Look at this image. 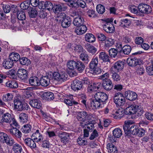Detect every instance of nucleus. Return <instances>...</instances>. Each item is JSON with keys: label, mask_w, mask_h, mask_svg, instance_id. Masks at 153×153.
I'll return each instance as SVG.
<instances>
[{"label": "nucleus", "mask_w": 153, "mask_h": 153, "mask_svg": "<svg viewBox=\"0 0 153 153\" xmlns=\"http://www.w3.org/2000/svg\"><path fill=\"white\" fill-rule=\"evenodd\" d=\"M14 108L16 111H22L24 109L22 102L19 100H15L14 101Z\"/></svg>", "instance_id": "obj_17"}, {"label": "nucleus", "mask_w": 153, "mask_h": 153, "mask_svg": "<svg viewBox=\"0 0 153 153\" xmlns=\"http://www.w3.org/2000/svg\"><path fill=\"white\" fill-rule=\"evenodd\" d=\"M76 3L78 6L82 8H84L86 6L85 2L82 0H78L76 2Z\"/></svg>", "instance_id": "obj_63"}, {"label": "nucleus", "mask_w": 153, "mask_h": 153, "mask_svg": "<svg viewBox=\"0 0 153 153\" xmlns=\"http://www.w3.org/2000/svg\"><path fill=\"white\" fill-rule=\"evenodd\" d=\"M64 103L68 106H72L73 105H77L78 104L77 102L74 100L73 96L70 95L64 100Z\"/></svg>", "instance_id": "obj_15"}, {"label": "nucleus", "mask_w": 153, "mask_h": 153, "mask_svg": "<svg viewBox=\"0 0 153 153\" xmlns=\"http://www.w3.org/2000/svg\"><path fill=\"white\" fill-rule=\"evenodd\" d=\"M89 116V114H88L86 112L83 111L79 112L77 117L78 120L81 121L80 124L81 123H85L87 122L86 119V118H88Z\"/></svg>", "instance_id": "obj_11"}, {"label": "nucleus", "mask_w": 153, "mask_h": 153, "mask_svg": "<svg viewBox=\"0 0 153 153\" xmlns=\"http://www.w3.org/2000/svg\"><path fill=\"white\" fill-rule=\"evenodd\" d=\"M138 9L141 13L144 14H149L152 11L151 7L146 4H140L138 6Z\"/></svg>", "instance_id": "obj_5"}, {"label": "nucleus", "mask_w": 153, "mask_h": 153, "mask_svg": "<svg viewBox=\"0 0 153 153\" xmlns=\"http://www.w3.org/2000/svg\"><path fill=\"white\" fill-rule=\"evenodd\" d=\"M85 38V41L90 43L94 42L95 41V36L91 33L86 34Z\"/></svg>", "instance_id": "obj_35"}, {"label": "nucleus", "mask_w": 153, "mask_h": 153, "mask_svg": "<svg viewBox=\"0 0 153 153\" xmlns=\"http://www.w3.org/2000/svg\"><path fill=\"white\" fill-rule=\"evenodd\" d=\"M29 83L32 86H37L40 85L39 80L36 77H31L29 80Z\"/></svg>", "instance_id": "obj_27"}, {"label": "nucleus", "mask_w": 153, "mask_h": 153, "mask_svg": "<svg viewBox=\"0 0 153 153\" xmlns=\"http://www.w3.org/2000/svg\"><path fill=\"white\" fill-rule=\"evenodd\" d=\"M76 68L78 71L82 72L85 68L84 64L81 61H77L76 62Z\"/></svg>", "instance_id": "obj_44"}, {"label": "nucleus", "mask_w": 153, "mask_h": 153, "mask_svg": "<svg viewBox=\"0 0 153 153\" xmlns=\"http://www.w3.org/2000/svg\"><path fill=\"white\" fill-rule=\"evenodd\" d=\"M109 53L111 57L115 58L117 55V51L115 49L112 48L109 50Z\"/></svg>", "instance_id": "obj_57"}, {"label": "nucleus", "mask_w": 153, "mask_h": 153, "mask_svg": "<svg viewBox=\"0 0 153 153\" xmlns=\"http://www.w3.org/2000/svg\"><path fill=\"white\" fill-rule=\"evenodd\" d=\"M90 104L91 107L94 110L99 109L104 106V103H101L95 99L91 101Z\"/></svg>", "instance_id": "obj_13"}, {"label": "nucleus", "mask_w": 153, "mask_h": 153, "mask_svg": "<svg viewBox=\"0 0 153 153\" xmlns=\"http://www.w3.org/2000/svg\"><path fill=\"white\" fill-rule=\"evenodd\" d=\"M98 134L97 131L96 129L93 130L92 133L91 135L89 137V139L91 140H92L97 137L98 136Z\"/></svg>", "instance_id": "obj_64"}, {"label": "nucleus", "mask_w": 153, "mask_h": 153, "mask_svg": "<svg viewBox=\"0 0 153 153\" xmlns=\"http://www.w3.org/2000/svg\"><path fill=\"white\" fill-rule=\"evenodd\" d=\"M127 62L131 66H135L139 64V60L136 58H129L127 59Z\"/></svg>", "instance_id": "obj_23"}, {"label": "nucleus", "mask_w": 153, "mask_h": 153, "mask_svg": "<svg viewBox=\"0 0 153 153\" xmlns=\"http://www.w3.org/2000/svg\"><path fill=\"white\" fill-rule=\"evenodd\" d=\"M80 58L83 61H86L87 62L88 61V56L85 53H81L80 55Z\"/></svg>", "instance_id": "obj_60"}, {"label": "nucleus", "mask_w": 153, "mask_h": 153, "mask_svg": "<svg viewBox=\"0 0 153 153\" xmlns=\"http://www.w3.org/2000/svg\"><path fill=\"white\" fill-rule=\"evenodd\" d=\"M83 19L80 16H78L75 18L73 21L74 25L77 27L83 24Z\"/></svg>", "instance_id": "obj_34"}, {"label": "nucleus", "mask_w": 153, "mask_h": 153, "mask_svg": "<svg viewBox=\"0 0 153 153\" xmlns=\"http://www.w3.org/2000/svg\"><path fill=\"white\" fill-rule=\"evenodd\" d=\"M29 104L31 106L37 109L40 108L42 105L41 102L37 99L31 100Z\"/></svg>", "instance_id": "obj_21"}, {"label": "nucleus", "mask_w": 153, "mask_h": 153, "mask_svg": "<svg viewBox=\"0 0 153 153\" xmlns=\"http://www.w3.org/2000/svg\"><path fill=\"white\" fill-rule=\"evenodd\" d=\"M132 122L130 120L125 121L123 126L124 131L125 133H129L130 129V126L131 125Z\"/></svg>", "instance_id": "obj_36"}, {"label": "nucleus", "mask_w": 153, "mask_h": 153, "mask_svg": "<svg viewBox=\"0 0 153 153\" xmlns=\"http://www.w3.org/2000/svg\"><path fill=\"white\" fill-rule=\"evenodd\" d=\"M95 99L101 103H104L108 99V96L105 93L101 92H97L94 96Z\"/></svg>", "instance_id": "obj_8"}, {"label": "nucleus", "mask_w": 153, "mask_h": 153, "mask_svg": "<svg viewBox=\"0 0 153 153\" xmlns=\"http://www.w3.org/2000/svg\"><path fill=\"white\" fill-rule=\"evenodd\" d=\"M99 57L104 62H108L110 61V57L105 52H102L100 53Z\"/></svg>", "instance_id": "obj_33"}, {"label": "nucleus", "mask_w": 153, "mask_h": 153, "mask_svg": "<svg viewBox=\"0 0 153 153\" xmlns=\"http://www.w3.org/2000/svg\"><path fill=\"white\" fill-rule=\"evenodd\" d=\"M19 62L20 64L23 65H28L30 63V60L27 58L25 57L20 59Z\"/></svg>", "instance_id": "obj_51"}, {"label": "nucleus", "mask_w": 153, "mask_h": 153, "mask_svg": "<svg viewBox=\"0 0 153 153\" xmlns=\"http://www.w3.org/2000/svg\"><path fill=\"white\" fill-rule=\"evenodd\" d=\"M150 61V66L147 67L146 70L149 75H153V58L151 59Z\"/></svg>", "instance_id": "obj_43"}, {"label": "nucleus", "mask_w": 153, "mask_h": 153, "mask_svg": "<svg viewBox=\"0 0 153 153\" xmlns=\"http://www.w3.org/2000/svg\"><path fill=\"white\" fill-rule=\"evenodd\" d=\"M102 86L104 89L109 91L113 88L112 82L111 80L106 81L102 83Z\"/></svg>", "instance_id": "obj_26"}, {"label": "nucleus", "mask_w": 153, "mask_h": 153, "mask_svg": "<svg viewBox=\"0 0 153 153\" xmlns=\"http://www.w3.org/2000/svg\"><path fill=\"white\" fill-rule=\"evenodd\" d=\"M17 18L19 20L23 21L26 19V16L24 12L19 10L17 12Z\"/></svg>", "instance_id": "obj_47"}, {"label": "nucleus", "mask_w": 153, "mask_h": 153, "mask_svg": "<svg viewBox=\"0 0 153 153\" xmlns=\"http://www.w3.org/2000/svg\"><path fill=\"white\" fill-rule=\"evenodd\" d=\"M10 131L11 134L17 137L20 138L22 137V133L16 128L13 127L10 129Z\"/></svg>", "instance_id": "obj_30"}, {"label": "nucleus", "mask_w": 153, "mask_h": 153, "mask_svg": "<svg viewBox=\"0 0 153 153\" xmlns=\"http://www.w3.org/2000/svg\"><path fill=\"white\" fill-rule=\"evenodd\" d=\"M124 111L122 108L118 109L115 112L114 117L115 119H120L124 114Z\"/></svg>", "instance_id": "obj_41"}, {"label": "nucleus", "mask_w": 153, "mask_h": 153, "mask_svg": "<svg viewBox=\"0 0 153 153\" xmlns=\"http://www.w3.org/2000/svg\"><path fill=\"white\" fill-rule=\"evenodd\" d=\"M32 126L29 124H27L24 125L21 129V131L22 133L24 134L29 133L31 131Z\"/></svg>", "instance_id": "obj_38"}, {"label": "nucleus", "mask_w": 153, "mask_h": 153, "mask_svg": "<svg viewBox=\"0 0 153 153\" xmlns=\"http://www.w3.org/2000/svg\"><path fill=\"white\" fill-rule=\"evenodd\" d=\"M9 58L14 62L20 59V56L18 53L13 52L10 54Z\"/></svg>", "instance_id": "obj_32"}, {"label": "nucleus", "mask_w": 153, "mask_h": 153, "mask_svg": "<svg viewBox=\"0 0 153 153\" xmlns=\"http://www.w3.org/2000/svg\"><path fill=\"white\" fill-rule=\"evenodd\" d=\"M17 75L19 77L23 82H25L28 77L27 71L23 68L20 69L18 70Z\"/></svg>", "instance_id": "obj_10"}, {"label": "nucleus", "mask_w": 153, "mask_h": 153, "mask_svg": "<svg viewBox=\"0 0 153 153\" xmlns=\"http://www.w3.org/2000/svg\"><path fill=\"white\" fill-rule=\"evenodd\" d=\"M80 126L84 128L83 130L84 137H88L89 132H91L94 130V124L91 121H88L85 123H81Z\"/></svg>", "instance_id": "obj_2"}, {"label": "nucleus", "mask_w": 153, "mask_h": 153, "mask_svg": "<svg viewBox=\"0 0 153 153\" xmlns=\"http://www.w3.org/2000/svg\"><path fill=\"white\" fill-rule=\"evenodd\" d=\"M65 73H62L60 74L58 72H54L53 74V78L55 80L59 82L64 81L67 79Z\"/></svg>", "instance_id": "obj_12"}, {"label": "nucleus", "mask_w": 153, "mask_h": 153, "mask_svg": "<svg viewBox=\"0 0 153 153\" xmlns=\"http://www.w3.org/2000/svg\"><path fill=\"white\" fill-rule=\"evenodd\" d=\"M53 8L52 9L55 13H59L62 11L65 10L67 9V7L63 4L55 5L53 6Z\"/></svg>", "instance_id": "obj_22"}, {"label": "nucleus", "mask_w": 153, "mask_h": 153, "mask_svg": "<svg viewBox=\"0 0 153 153\" xmlns=\"http://www.w3.org/2000/svg\"><path fill=\"white\" fill-rule=\"evenodd\" d=\"M33 129V134L31 135V138L34 142H41V141L43 140L42 135L39 133V129H37L36 131Z\"/></svg>", "instance_id": "obj_9"}, {"label": "nucleus", "mask_w": 153, "mask_h": 153, "mask_svg": "<svg viewBox=\"0 0 153 153\" xmlns=\"http://www.w3.org/2000/svg\"><path fill=\"white\" fill-rule=\"evenodd\" d=\"M122 132L120 128H116L113 131V136L116 138H119L122 135Z\"/></svg>", "instance_id": "obj_50"}, {"label": "nucleus", "mask_w": 153, "mask_h": 153, "mask_svg": "<svg viewBox=\"0 0 153 153\" xmlns=\"http://www.w3.org/2000/svg\"><path fill=\"white\" fill-rule=\"evenodd\" d=\"M0 7L2 8L5 13H9L11 7L8 4H4L3 3L0 4Z\"/></svg>", "instance_id": "obj_42"}, {"label": "nucleus", "mask_w": 153, "mask_h": 153, "mask_svg": "<svg viewBox=\"0 0 153 153\" xmlns=\"http://www.w3.org/2000/svg\"><path fill=\"white\" fill-rule=\"evenodd\" d=\"M120 22V26L124 27H128L131 24L130 21L126 19H121Z\"/></svg>", "instance_id": "obj_48"}, {"label": "nucleus", "mask_w": 153, "mask_h": 153, "mask_svg": "<svg viewBox=\"0 0 153 153\" xmlns=\"http://www.w3.org/2000/svg\"><path fill=\"white\" fill-rule=\"evenodd\" d=\"M102 71V70L99 67H95L94 69H91V72L92 74L95 75L100 74Z\"/></svg>", "instance_id": "obj_59"}, {"label": "nucleus", "mask_w": 153, "mask_h": 153, "mask_svg": "<svg viewBox=\"0 0 153 153\" xmlns=\"http://www.w3.org/2000/svg\"><path fill=\"white\" fill-rule=\"evenodd\" d=\"M82 87V83L81 82L77 79L74 80L71 85L72 89L75 91L80 90Z\"/></svg>", "instance_id": "obj_16"}, {"label": "nucleus", "mask_w": 153, "mask_h": 153, "mask_svg": "<svg viewBox=\"0 0 153 153\" xmlns=\"http://www.w3.org/2000/svg\"><path fill=\"white\" fill-rule=\"evenodd\" d=\"M58 135L61 138V142L63 143H66V142L68 140L69 134L65 132L61 131L58 133Z\"/></svg>", "instance_id": "obj_20"}, {"label": "nucleus", "mask_w": 153, "mask_h": 153, "mask_svg": "<svg viewBox=\"0 0 153 153\" xmlns=\"http://www.w3.org/2000/svg\"><path fill=\"white\" fill-rule=\"evenodd\" d=\"M98 63V58L97 57H94L90 62L89 66L91 69H94L97 65Z\"/></svg>", "instance_id": "obj_37"}, {"label": "nucleus", "mask_w": 153, "mask_h": 153, "mask_svg": "<svg viewBox=\"0 0 153 153\" xmlns=\"http://www.w3.org/2000/svg\"><path fill=\"white\" fill-rule=\"evenodd\" d=\"M138 129L137 128V126L135 125L131 126L130 127L129 133H131L133 135H136L137 134V131Z\"/></svg>", "instance_id": "obj_56"}, {"label": "nucleus", "mask_w": 153, "mask_h": 153, "mask_svg": "<svg viewBox=\"0 0 153 153\" xmlns=\"http://www.w3.org/2000/svg\"><path fill=\"white\" fill-rule=\"evenodd\" d=\"M85 47L88 51L93 54H94L97 51V49L94 46L87 43L85 45Z\"/></svg>", "instance_id": "obj_31"}, {"label": "nucleus", "mask_w": 153, "mask_h": 153, "mask_svg": "<svg viewBox=\"0 0 153 153\" xmlns=\"http://www.w3.org/2000/svg\"><path fill=\"white\" fill-rule=\"evenodd\" d=\"M14 62L9 58L6 59L3 62V66L5 69H9L13 66Z\"/></svg>", "instance_id": "obj_29"}, {"label": "nucleus", "mask_w": 153, "mask_h": 153, "mask_svg": "<svg viewBox=\"0 0 153 153\" xmlns=\"http://www.w3.org/2000/svg\"><path fill=\"white\" fill-rule=\"evenodd\" d=\"M107 148L109 153H117V150L113 144H107Z\"/></svg>", "instance_id": "obj_39"}, {"label": "nucleus", "mask_w": 153, "mask_h": 153, "mask_svg": "<svg viewBox=\"0 0 153 153\" xmlns=\"http://www.w3.org/2000/svg\"><path fill=\"white\" fill-rule=\"evenodd\" d=\"M96 10L99 13L102 14L105 12V7L103 5L99 4L97 6Z\"/></svg>", "instance_id": "obj_52"}, {"label": "nucleus", "mask_w": 153, "mask_h": 153, "mask_svg": "<svg viewBox=\"0 0 153 153\" xmlns=\"http://www.w3.org/2000/svg\"><path fill=\"white\" fill-rule=\"evenodd\" d=\"M14 142V139L8 137L6 134L4 132L0 133V143H13Z\"/></svg>", "instance_id": "obj_6"}, {"label": "nucleus", "mask_w": 153, "mask_h": 153, "mask_svg": "<svg viewBox=\"0 0 153 153\" xmlns=\"http://www.w3.org/2000/svg\"><path fill=\"white\" fill-rule=\"evenodd\" d=\"M112 20L111 19L109 22H107L103 25V30L106 32L112 33L115 30V27L112 23Z\"/></svg>", "instance_id": "obj_7"}, {"label": "nucleus", "mask_w": 153, "mask_h": 153, "mask_svg": "<svg viewBox=\"0 0 153 153\" xmlns=\"http://www.w3.org/2000/svg\"><path fill=\"white\" fill-rule=\"evenodd\" d=\"M59 17L61 18V25L63 27L67 28L70 26L71 21L69 16H66L65 14L63 13L60 14Z\"/></svg>", "instance_id": "obj_4"}, {"label": "nucleus", "mask_w": 153, "mask_h": 153, "mask_svg": "<svg viewBox=\"0 0 153 153\" xmlns=\"http://www.w3.org/2000/svg\"><path fill=\"white\" fill-rule=\"evenodd\" d=\"M125 96L126 98L130 101L135 100L137 98V95L135 92L130 90L125 92Z\"/></svg>", "instance_id": "obj_14"}, {"label": "nucleus", "mask_w": 153, "mask_h": 153, "mask_svg": "<svg viewBox=\"0 0 153 153\" xmlns=\"http://www.w3.org/2000/svg\"><path fill=\"white\" fill-rule=\"evenodd\" d=\"M28 115L25 113H22L19 115V118L21 122L22 123L26 122L27 121Z\"/></svg>", "instance_id": "obj_46"}, {"label": "nucleus", "mask_w": 153, "mask_h": 153, "mask_svg": "<svg viewBox=\"0 0 153 153\" xmlns=\"http://www.w3.org/2000/svg\"><path fill=\"white\" fill-rule=\"evenodd\" d=\"M5 85L7 87L11 88H16L18 87V84L15 80L8 81L5 83Z\"/></svg>", "instance_id": "obj_40"}, {"label": "nucleus", "mask_w": 153, "mask_h": 153, "mask_svg": "<svg viewBox=\"0 0 153 153\" xmlns=\"http://www.w3.org/2000/svg\"><path fill=\"white\" fill-rule=\"evenodd\" d=\"M13 117L11 115L8 113H6L4 114L2 117L1 121L2 122H4L7 123H10L12 120Z\"/></svg>", "instance_id": "obj_24"}, {"label": "nucleus", "mask_w": 153, "mask_h": 153, "mask_svg": "<svg viewBox=\"0 0 153 153\" xmlns=\"http://www.w3.org/2000/svg\"><path fill=\"white\" fill-rule=\"evenodd\" d=\"M114 102L117 106H120L124 105L125 99L123 94L120 93H115L114 97Z\"/></svg>", "instance_id": "obj_3"}, {"label": "nucleus", "mask_w": 153, "mask_h": 153, "mask_svg": "<svg viewBox=\"0 0 153 153\" xmlns=\"http://www.w3.org/2000/svg\"><path fill=\"white\" fill-rule=\"evenodd\" d=\"M50 79L48 76H44L39 80L40 85L44 87L47 86L50 83Z\"/></svg>", "instance_id": "obj_19"}, {"label": "nucleus", "mask_w": 153, "mask_h": 153, "mask_svg": "<svg viewBox=\"0 0 153 153\" xmlns=\"http://www.w3.org/2000/svg\"><path fill=\"white\" fill-rule=\"evenodd\" d=\"M15 153H20L22 150V148L19 144H15L13 148Z\"/></svg>", "instance_id": "obj_53"}, {"label": "nucleus", "mask_w": 153, "mask_h": 153, "mask_svg": "<svg viewBox=\"0 0 153 153\" xmlns=\"http://www.w3.org/2000/svg\"><path fill=\"white\" fill-rule=\"evenodd\" d=\"M124 66V62L121 61L119 60L114 64L113 67L115 71H119L123 69Z\"/></svg>", "instance_id": "obj_25"}, {"label": "nucleus", "mask_w": 153, "mask_h": 153, "mask_svg": "<svg viewBox=\"0 0 153 153\" xmlns=\"http://www.w3.org/2000/svg\"><path fill=\"white\" fill-rule=\"evenodd\" d=\"M131 48L130 46L128 45H124L122 48V51L123 53L126 55H128L131 51Z\"/></svg>", "instance_id": "obj_49"}, {"label": "nucleus", "mask_w": 153, "mask_h": 153, "mask_svg": "<svg viewBox=\"0 0 153 153\" xmlns=\"http://www.w3.org/2000/svg\"><path fill=\"white\" fill-rule=\"evenodd\" d=\"M13 98V96L11 93H8L2 97V99L4 101L7 102L11 100Z\"/></svg>", "instance_id": "obj_54"}, {"label": "nucleus", "mask_w": 153, "mask_h": 153, "mask_svg": "<svg viewBox=\"0 0 153 153\" xmlns=\"http://www.w3.org/2000/svg\"><path fill=\"white\" fill-rule=\"evenodd\" d=\"M129 10L130 12L134 14H137L138 13V7L134 5H131L129 6Z\"/></svg>", "instance_id": "obj_55"}, {"label": "nucleus", "mask_w": 153, "mask_h": 153, "mask_svg": "<svg viewBox=\"0 0 153 153\" xmlns=\"http://www.w3.org/2000/svg\"><path fill=\"white\" fill-rule=\"evenodd\" d=\"M125 112L126 114H137V116H140L143 114V110L140 105H132L127 107Z\"/></svg>", "instance_id": "obj_1"}, {"label": "nucleus", "mask_w": 153, "mask_h": 153, "mask_svg": "<svg viewBox=\"0 0 153 153\" xmlns=\"http://www.w3.org/2000/svg\"><path fill=\"white\" fill-rule=\"evenodd\" d=\"M99 79L105 82L109 80H111L109 79V75L108 73L106 72L102 75L100 76Z\"/></svg>", "instance_id": "obj_58"}, {"label": "nucleus", "mask_w": 153, "mask_h": 153, "mask_svg": "<svg viewBox=\"0 0 153 153\" xmlns=\"http://www.w3.org/2000/svg\"><path fill=\"white\" fill-rule=\"evenodd\" d=\"M87 30L86 26L85 25H82L76 27L75 29V32L77 35H82Z\"/></svg>", "instance_id": "obj_18"}, {"label": "nucleus", "mask_w": 153, "mask_h": 153, "mask_svg": "<svg viewBox=\"0 0 153 153\" xmlns=\"http://www.w3.org/2000/svg\"><path fill=\"white\" fill-rule=\"evenodd\" d=\"M42 98L43 99L48 101H50L54 99V94L51 92H46L42 94Z\"/></svg>", "instance_id": "obj_28"}, {"label": "nucleus", "mask_w": 153, "mask_h": 153, "mask_svg": "<svg viewBox=\"0 0 153 153\" xmlns=\"http://www.w3.org/2000/svg\"><path fill=\"white\" fill-rule=\"evenodd\" d=\"M111 76L113 81H118L121 78L120 75L117 73H112Z\"/></svg>", "instance_id": "obj_61"}, {"label": "nucleus", "mask_w": 153, "mask_h": 153, "mask_svg": "<svg viewBox=\"0 0 153 153\" xmlns=\"http://www.w3.org/2000/svg\"><path fill=\"white\" fill-rule=\"evenodd\" d=\"M53 6L52 3L50 1H45V9H47L50 11L53 8Z\"/></svg>", "instance_id": "obj_62"}, {"label": "nucleus", "mask_w": 153, "mask_h": 153, "mask_svg": "<svg viewBox=\"0 0 153 153\" xmlns=\"http://www.w3.org/2000/svg\"><path fill=\"white\" fill-rule=\"evenodd\" d=\"M76 62L71 60L68 61L67 66L68 68L71 70H74L76 68Z\"/></svg>", "instance_id": "obj_45"}]
</instances>
